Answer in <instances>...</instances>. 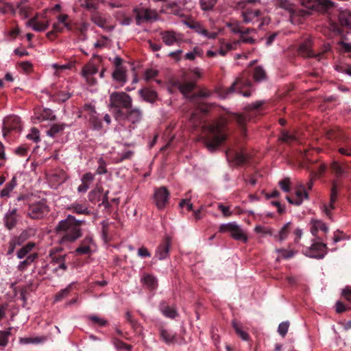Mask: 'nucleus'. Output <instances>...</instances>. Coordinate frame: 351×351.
<instances>
[{"label": "nucleus", "mask_w": 351, "mask_h": 351, "mask_svg": "<svg viewBox=\"0 0 351 351\" xmlns=\"http://www.w3.org/2000/svg\"><path fill=\"white\" fill-rule=\"evenodd\" d=\"M207 114L208 110L206 108L197 110L191 114L190 121L195 128L199 127L204 130V144L209 152H214L226 141L227 136L223 131V123H206Z\"/></svg>", "instance_id": "nucleus-1"}, {"label": "nucleus", "mask_w": 351, "mask_h": 351, "mask_svg": "<svg viewBox=\"0 0 351 351\" xmlns=\"http://www.w3.org/2000/svg\"><path fill=\"white\" fill-rule=\"evenodd\" d=\"M55 230L60 238L59 242L62 245L75 242L82 237V229L77 227L74 216L71 215L60 221Z\"/></svg>", "instance_id": "nucleus-2"}, {"label": "nucleus", "mask_w": 351, "mask_h": 351, "mask_svg": "<svg viewBox=\"0 0 351 351\" xmlns=\"http://www.w3.org/2000/svg\"><path fill=\"white\" fill-rule=\"evenodd\" d=\"M110 107L116 118L119 110L124 112L132 107V98L125 92H114L110 96Z\"/></svg>", "instance_id": "nucleus-3"}, {"label": "nucleus", "mask_w": 351, "mask_h": 351, "mask_svg": "<svg viewBox=\"0 0 351 351\" xmlns=\"http://www.w3.org/2000/svg\"><path fill=\"white\" fill-rule=\"evenodd\" d=\"M311 241L312 244L310 247H306L302 250L303 254L311 258L323 259L328 253L327 245L318 237L312 239Z\"/></svg>", "instance_id": "nucleus-4"}, {"label": "nucleus", "mask_w": 351, "mask_h": 351, "mask_svg": "<svg viewBox=\"0 0 351 351\" xmlns=\"http://www.w3.org/2000/svg\"><path fill=\"white\" fill-rule=\"evenodd\" d=\"M275 5L287 11L292 23L296 16H305L309 14L308 10L298 8L294 0H275Z\"/></svg>", "instance_id": "nucleus-5"}, {"label": "nucleus", "mask_w": 351, "mask_h": 351, "mask_svg": "<svg viewBox=\"0 0 351 351\" xmlns=\"http://www.w3.org/2000/svg\"><path fill=\"white\" fill-rule=\"evenodd\" d=\"M264 104V101L259 100L256 101L254 103H252L249 104L246 107V110L247 111L245 114H239V113H234L232 115V120L237 122V123L242 128L244 131V126L247 121L251 119V113H256V112L263 106Z\"/></svg>", "instance_id": "nucleus-6"}, {"label": "nucleus", "mask_w": 351, "mask_h": 351, "mask_svg": "<svg viewBox=\"0 0 351 351\" xmlns=\"http://www.w3.org/2000/svg\"><path fill=\"white\" fill-rule=\"evenodd\" d=\"M219 232L221 233L230 232V236L234 240L240 241L243 243H247L248 240L247 235L236 221L221 224L219 228Z\"/></svg>", "instance_id": "nucleus-7"}, {"label": "nucleus", "mask_w": 351, "mask_h": 351, "mask_svg": "<svg viewBox=\"0 0 351 351\" xmlns=\"http://www.w3.org/2000/svg\"><path fill=\"white\" fill-rule=\"evenodd\" d=\"M143 119V112L138 108H132L127 109L122 112L119 110L116 114V120L128 121L131 125H135L141 122Z\"/></svg>", "instance_id": "nucleus-8"}, {"label": "nucleus", "mask_w": 351, "mask_h": 351, "mask_svg": "<svg viewBox=\"0 0 351 351\" xmlns=\"http://www.w3.org/2000/svg\"><path fill=\"white\" fill-rule=\"evenodd\" d=\"M183 97L194 103L203 102L204 99L209 97V89H179Z\"/></svg>", "instance_id": "nucleus-9"}, {"label": "nucleus", "mask_w": 351, "mask_h": 351, "mask_svg": "<svg viewBox=\"0 0 351 351\" xmlns=\"http://www.w3.org/2000/svg\"><path fill=\"white\" fill-rule=\"evenodd\" d=\"M241 16L245 23H258V27L261 28L264 22L263 12L257 9H247L241 12Z\"/></svg>", "instance_id": "nucleus-10"}, {"label": "nucleus", "mask_w": 351, "mask_h": 351, "mask_svg": "<svg viewBox=\"0 0 351 351\" xmlns=\"http://www.w3.org/2000/svg\"><path fill=\"white\" fill-rule=\"evenodd\" d=\"M49 211L48 206L43 201H38L29 206L27 216L32 219H41Z\"/></svg>", "instance_id": "nucleus-11"}, {"label": "nucleus", "mask_w": 351, "mask_h": 351, "mask_svg": "<svg viewBox=\"0 0 351 351\" xmlns=\"http://www.w3.org/2000/svg\"><path fill=\"white\" fill-rule=\"evenodd\" d=\"M110 16H107L105 14L95 12L90 14V20L98 27L102 28L106 32H112L114 29V25L109 24Z\"/></svg>", "instance_id": "nucleus-12"}, {"label": "nucleus", "mask_w": 351, "mask_h": 351, "mask_svg": "<svg viewBox=\"0 0 351 351\" xmlns=\"http://www.w3.org/2000/svg\"><path fill=\"white\" fill-rule=\"evenodd\" d=\"M21 130V119L18 116H10L6 117L3 121L2 127L3 135L6 136L11 131L19 132Z\"/></svg>", "instance_id": "nucleus-13"}, {"label": "nucleus", "mask_w": 351, "mask_h": 351, "mask_svg": "<svg viewBox=\"0 0 351 351\" xmlns=\"http://www.w3.org/2000/svg\"><path fill=\"white\" fill-rule=\"evenodd\" d=\"M17 211L16 207L10 208L4 214L3 222L5 228L8 230L14 229L18 223L20 216Z\"/></svg>", "instance_id": "nucleus-14"}, {"label": "nucleus", "mask_w": 351, "mask_h": 351, "mask_svg": "<svg viewBox=\"0 0 351 351\" xmlns=\"http://www.w3.org/2000/svg\"><path fill=\"white\" fill-rule=\"evenodd\" d=\"M169 195V192L165 186H160L155 189L154 198L158 209L162 210L166 206Z\"/></svg>", "instance_id": "nucleus-15"}, {"label": "nucleus", "mask_w": 351, "mask_h": 351, "mask_svg": "<svg viewBox=\"0 0 351 351\" xmlns=\"http://www.w3.org/2000/svg\"><path fill=\"white\" fill-rule=\"evenodd\" d=\"M134 12L136 13V21L137 25H140L145 21L156 20L158 18L157 13L155 11L149 9L136 8L134 9Z\"/></svg>", "instance_id": "nucleus-16"}, {"label": "nucleus", "mask_w": 351, "mask_h": 351, "mask_svg": "<svg viewBox=\"0 0 351 351\" xmlns=\"http://www.w3.org/2000/svg\"><path fill=\"white\" fill-rule=\"evenodd\" d=\"M158 332L160 340L167 345H172L177 342L178 334L176 332L160 326L158 327Z\"/></svg>", "instance_id": "nucleus-17"}, {"label": "nucleus", "mask_w": 351, "mask_h": 351, "mask_svg": "<svg viewBox=\"0 0 351 351\" xmlns=\"http://www.w3.org/2000/svg\"><path fill=\"white\" fill-rule=\"evenodd\" d=\"M98 72V69L92 62H89L84 65L82 70V75L90 86H93L96 83L93 75Z\"/></svg>", "instance_id": "nucleus-18"}, {"label": "nucleus", "mask_w": 351, "mask_h": 351, "mask_svg": "<svg viewBox=\"0 0 351 351\" xmlns=\"http://www.w3.org/2000/svg\"><path fill=\"white\" fill-rule=\"evenodd\" d=\"M160 35L162 42L168 46L173 45L182 40V34L173 30L162 31Z\"/></svg>", "instance_id": "nucleus-19"}, {"label": "nucleus", "mask_w": 351, "mask_h": 351, "mask_svg": "<svg viewBox=\"0 0 351 351\" xmlns=\"http://www.w3.org/2000/svg\"><path fill=\"white\" fill-rule=\"evenodd\" d=\"M66 255H57L51 258V264L56 265L53 269V272L61 276L67 269L68 267L66 264Z\"/></svg>", "instance_id": "nucleus-20"}, {"label": "nucleus", "mask_w": 351, "mask_h": 351, "mask_svg": "<svg viewBox=\"0 0 351 351\" xmlns=\"http://www.w3.org/2000/svg\"><path fill=\"white\" fill-rule=\"evenodd\" d=\"M141 282L149 291H156L158 286V280L156 276L144 273L141 276Z\"/></svg>", "instance_id": "nucleus-21"}, {"label": "nucleus", "mask_w": 351, "mask_h": 351, "mask_svg": "<svg viewBox=\"0 0 351 351\" xmlns=\"http://www.w3.org/2000/svg\"><path fill=\"white\" fill-rule=\"evenodd\" d=\"M170 247V241L167 239L164 242L160 243L157 247L154 257L159 261H162L167 258L169 256Z\"/></svg>", "instance_id": "nucleus-22"}, {"label": "nucleus", "mask_w": 351, "mask_h": 351, "mask_svg": "<svg viewBox=\"0 0 351 351\" xmlns=\"http://www.w3.org/2000/svg\"><path fill=\"white\" fill-rule=\"evenodd\" d=\"M228 159H232L236 165H243L245 164L249 158L248 154L244 151H231L227 153Z\"/></svg>", "instance_id": "nucleus-23"}, {"label": "nucleus", "mask_w": 351, "mask_h": 351, "mask_svg": "<svg viewBox=\"0 0 351 351\" xmlns=\"http://www.w3.org/2000/svg\"><path fill=\"white\" fill-rule=\"evenodd\" d=\"M158 307L161 313L166 317L175 319L178 315L176 308L170 306L165 301L160 302Z\"/></svg>", "instance_id": "nucleus-24"}, {"label": "nucleus", "mask_w": 351, "mask_h": 351, "mask_svg": "<svg viewBox=\"0 0 351 351\" xmlns=\"http://www.w3.org/2000/svg\"><path fill=\"white\" fill-rule=\"evenodd\" d=\"M312 40L310 38L304 40L299 47V53L304 57H314L315 53L312 51Z\"/></svg>", "instance_id": "nucleus-25"}, {"label": "nucleus", "mask_w": 351, "mask_h": 351, "mask_svg": "<svg viewBox=\"0 0 351 351\" xmlns=\"http://www.w3.org/2000/svg\"><path fill=\"white\" fill-rule=\"evenodd\" d=\"M193 30L208 39H215L218 36L217 32H208L199 22L195 23Z\"/></svg>", "instance_id": "nucleus-26"}, {"label": "nucleus", "mask_w": 351, "mask_h": 351, "mask_svg": "<svg viewBox=\"0 0 351 351\" xmlns=\"http://www.w3.org/2000/svg\"><path fill=\"white\" fill-rule=\"evenodd\" d=\"M139 95L142 99L151 104L158 99V95L154 89H139Z\"/></svg>", "instance_id": "nucleus-27"}, {"label": "nucleus", "mask_w": 351, "mask_h": 351, "mask_svg": "<svg viewBox=\"0 0 351 351\" xmlns=\"http://www.w3.org/2000/svg\"><path fill=\"white\" fill-rule=\"evenodd\" d=\"M25 258V260L19 262V265L16 267L18 271L21 272L25 271L27 269V268L38 258V254H29Z\"/></svg>", "instance_id": "nucleus-28"}, {"label": "nucleus", "mask_w": 351, "mask_h": 351, "mask_svg": "<svg viewBox=\"0 0 351 351\" xmlns=\"http://www.w3.org/2000/svg\"><path fill=\"white\" fill-rule=\"evenodd\" d=\"M48 339L47 336H36L31 337H21L19 339V343L21 344H43L46 342Z\"/></svg>", "instance_id": "nucleus-29"}, {"label": "nucleus", "mask_w": 351, "mask_h": 351, "mask_svg": "<svg viewBox=\"0 0 351 351\" xmlns=\"http://www.w3.org/2000/svg\"><path fill=\"white\" fill-rule=\"evenodd\" d=\"M86 119L93 130H99L102 128L101 118L97 112H93V114H90Z\"/></svg>", "instance_id": "nucleus-30"}, {"label": "nucleus", "mask_w": 351, "mask_h": 351, "mask_svg": "<svg viewBox=\"0 0 351 351\" xmlns=\"http://www.w3.org/2000/svg\"><path fill=\"white\" fill-rule=\"evenodd\" d=\"M36 118L40 122L43 121H54L56 119V115L51 109L44 108L36 114Z\"/></svg>", "instance_id": "nucleus-31"}, {"label": "nucleus", "mask_w": 351, "mask_h": 351, "mask_svg": "<svg viewBox=\"0 0 351 351\" xmlns=\"http://www.w3.org/2000/svg\"><path fill=\"white\" fill-rule=\"evenodd\" d=\"M16 176H13L11 180L6 183L5 187L1 190L0 194L1 197H9L10 196V193L16 186Z\"/></svg>", "instance_id": "nucleus-32"}, {"label": "nucleus", "mask_w": 351, "mask_h": 351, "mask_svg": "<svg viewBox=\"0 0 351 351\" xmlns=\"http://www.w3.org/2000/svg\"><path fill=\"white\" fill-rule=\"evenodd\" d=\"M291 226V222L286 223L282 227L280 231L277 234H275V235H274V239L280 242L285 241L288 237V235L290 232Z\"/></svg>", "instance_id": "nucleus-33"}, {"label": "nucleus", "mask_w": 351, "mask_h": 351, "mask_svg": "<svg viewBox=\"0 0 351 351\" xmlns=\"http://www.w3.org/2000/svg\"><path fill=\"white\" fill-rule=\"evenodd\" d=\"M27 25L31 27L36 32H43L47 29L49 25V22H38L36 19H32L27 22Z\"/></svg>", "instance_id": "nucleus-34"}, {"label": "nucleus", "mask_w": 351, "mask_h": 351, "mask_svg": "<svg viewBox=\"0 0 351 351\" xmlns=\"http://www.w3.org/2000/svg\"><path fill=\"white\" fill-rule=\"evenodd\" d=\"M340 24L351 29V12L344 10L340 12L339 16Z\"/></svg>", "instance_id": "nucleus-35"}, {"label": "nucleus", "mask_w": 351, "mask_h": 351, "mask_svg": "<svg viewBox=\"0 0 351 351\" xmlns=\"http://www.w3.org/2000/svg\"><path fill=\"white\" fill-rule=\"evenodd\" d=\"M35 247V243L34 242H29L26 245H23L21 249H19L16 252V256L19 259H23L25 256L29 255V253L33 250Z\"/></svg>", "instance_id": "nucleus-36"}, {"label": "nucleus", "mask_w": 351, "mask_h": 351, "mask_svg": "<svg viewBox=\"0 0 351 351\" xmlns=\"http://www.w3.org/2000/svg\"><path fill=\"white\" fill-rule=\"evenodd\" d=\"M136 128L135 125H122L119 128V134L123 141L130 139L132 136V131Z\"/></svg>", "instance_id": "nucleus-37"}, {"label": "nucleus", "mask_w": 351, "mask_h": 351, "mask_svg": "<svg viewBox=\"0 0 351 351\" xmlns=\"http://www.w3.org/2000/svg\"><path fill=\"white\" fill-rule=\"evenodd\" d=\"M239 44V41H235L233 43H221V47L219 50V53L221 56H224L225 55H226L228 51L236 49L237 46Z\"/></svg>", "instance_id": "nucleus-38"}, {"label": "nucleus", "mask_w": 351, "mask_h": 351, "mask_svg": "<svg viewBox=\"0 0 351 351\" xmlns=\"http://www.w3.org/2000/svg\"><path fill=\"white\" fill-rule=\"evenodd\" d=\"M232 328L234 329L236 334L243 340V341H248L250 339L249 334L243 330L240 327L239 323L236 320H232Z\"/></svg>", "instance_id": "nucleus-39"}, {"label": "nucleus", "mask_w": 351, "mask_h": 351, "mask_svg": "<svg viewBox=\"0 0 351 351\" xmlns=\"http://www.w3.org/2000/svg\"><path fill=\"white\" fill-rule=\"evenodd\" d=\"M73 284L74 282H71L69 285H67L64 289H62L60 291H58L55 295L54 301L59 302L62 300L64 298L67 297L72 289Z\"/></svg>", "instance_id": "nucleus-40"}, {"label": "nucleus", "mask_w": 351, "mask_h": 351, "mask_svg": "<svg viewBox=\"0 0 351 351\" xmlns=\"http://www.w3.org/2000/svg\"><path fill=\"white\" fill-rule=\"evenodd\" d=\"M12 330V327H9L5 330H0V347L5 348L8 346Z\"/></svg>", "instance_id": "nucleus-41"}, {"label": "nucleus", "mask_w": 351, "mask_h": 351, "mask_svg": "<svg viewBox=\"0 0 351 351\" xmlns=\"http://www.w3.org/2000/svg\"><path fill=\"white\" fill-rule=\"evenodd\" d=\"M32 236L31 230H23L19 236H15L13 239L16 242V244L21 245L26 240Z\"/></svg>", "instance_id": "nucleus-42"}, {"label": "nucleus", "mask_w": 351, "mask_h": 351, "mask_svg": "<svg viewBox=\"0 0 351 351\" xmlns=\"http://www.w3.org/2000/svg\"><path fill=\"white\" fill-rule=\"evenodd\" d=\"M73 212L77 214L90 215L92 212L85 205L81 204H73L72 205Z\"/></svg>", "instance_id": "nucleus-43"}, {"label": "nucleus", "mask_w": 351, "mask_h": 351, "mask_svg": "<svg viewBox=\"0 0 351 351\" xmlns=\"http://www.w3.org/2000/svg\"><path fill=\"white\" fill-rule=\"evenodd\" d=\"M218 0H199V5L204 11L213 10Z\"/></svg>", "instance_id": "nucleus-44"}, {"label": "nucleus", "mask_w": 351, "mask_h": 351, "mask_svg": "<svg viewBox=\"0 0 351 351\" xmlns=\"http://www.w3.org/2000/svg\"><path fill=\"white\" fill-rule=\"evenodd\" d=\"M254 232L257 234H262L263 235H269L270 237H274L275 235L273 228L269 227H266L263 226H256L254 228Z\"/></svg>", "instance_id": "nucleus-45"}, {"label": "nucleus", "mask_w": 351, "mask_h": 351, "mask_svg": "<svg viewBox=\"0 0 351 351\" xmlns=\"http://www.w3.org/2000/svg\"><path fill=\"white\" fill-rule=\"evenodd\" d=\"M71 94L69 93H66L65 91H58V93H55L52 98L53 101L57 102H64L66 101L70 97Z\"/></svg>", "instance_id": "nucleus-46"}, {"label": "nucleus", "mask_w": 351, "mask_h": 351, "mask_svg": "<svg viewBox=\"0 0 351 351\" xmlns=\"http://www.w3.org/2000/svg\"><path fill=\"white\" fill-rule=\"evenodd\" d=\"M64 126L65 125L63 124H53L49 130H47V134L49 136L54 138L59 132L64 129Z\"/></svg>", "instance_id": "nucleus-47"}, {"label": "nucleus", "mask_w": 351, "mask_h": 351, "mask_svg": "<svg viewBox=\"0 0 351 351\" xmlns=\"http://www.w3.org/2000/svg\"><path fill=\"white\" fill-rule=\"evenodd\" d=\"M276 252L278 254H280L281 255V257L284 259L291 258L297 254L296 251H294L293 250H286L284 248L276 249Z\"/></svg>", "instance_id": "nucleus-48"}, {"label": "nucleus", "mask_w": 351, "mask_h": 351, "mask_svg": "<svg viewBox=\"0 0 351 351\" xmlns=\"http://www.w3.org/2000/svg\"><path fill=\"white\" fill-rule=\"evenodd\" d=\"M57 22L62 25L68 30L72 29V25L69 21V16L66 14H60L57 16Z\"/></svg>", "instance_id": "nucleus-49"}, {"label": "nucleus", "mask_w": 351, "mask_h": 351, "mask_svg": "<svg viewBox=\"0 0 351 351\" xmlns=\"http://www.w3.org/2000/svg\"><path fill=\"white\" fill-rule=\"evenodd\" d=\"M113 79L120 82H124L126 80L125 71L122 68H116L112 73Z\"/></svg>", "instance_id": "nucleus-50"}, {"label": "nucleus", "mask_w": 351, "mask_h": 351, "mask_svg": "<svg viewBox=\"0 0 351 351\" xmlns=\"http://www.w3.org/2000/svg\"><path fill=\"white\" fill-rule=\"evenodd\" d=\"M82 7L86 9L89 12H90V14L92 12H97V10L98 8L97 3L90 1V0H85L82 3Z\"/></svg>", "instance_id": "nucleus-51"}, {"label": "nucleus", "mask_w": 351, "mask_h": 351, "mask_svg": "<svg viewBox=\"0 0 351 351\" xmlns=\"http://www.w3.org/2000/svg\"><path fill=\"white\" fill-rule=\"evenodd\" d=\"M87 318L95 324L99 326H105L108 324V321L95 315H90Z\"/></svg>", "instance_id": "nucleus-52"}, {"label": "nucleus", "mask_w": 351, "mask_h": 351, "mask_svg": "<svg viewBox=\"0 0 351 351\" xmlns=\"http://www.w3.org/2000/svg\"><path fill=\"white\" fill-rule=\"evenodd\" d=\"M10 12L12 14H15L16 11L12 3L5 2L0 4V12L3 14H7Z\"/></svg>", "instance_id": "nucleus-53"}, {"label": "nucleus", "mask_w": 351, "mask_h": 351, "mask_svg": "<svg viewBox=\"0 0 351 351\" xmlns=\"http://www.w3.org/2000/svg\"><path fill=\"white\" fill-rule=\"evenodd\" d=\"M280 140L284 143H291L297 141V137L294 134L284 131L282 132Z\"/></svg>", "instance_id": "nucleus-54"}, {"label": "nucleus", "mask_w": 351, "mask_h": 351, "mask_svg": "<svg viewBox=\"0 0 351 351\" xmlns=\"http://www.w3.org/2000/svg\"><path fill=\"white\" fill-rule=\"evenodd\" d=\"M337 194H338L337 185L336 183H333L332 187L331 189L330 199V210H332L335 208L334 204L336 201Z\"/></svg>", "instance_id": "nucleus-55"}, {"label": "nucleus", "mask_w": 351, "mask_h": 351, "mask_svg": "<svg viewBox=\"0 0 351 351\" xmlns=\"http://www.w3.org/2000/svg\"><path fill=\"white\" fill-rule=\"evenodd\" d=\"M331 47L329 43H324L322 47L320 52L317 53H315L314 57L316 58L318 60H321L324 58V54L330 51Z\"/></svg>", "instance_id": "nucleus-56"}, {"label": "nucleus", "mask_w": 351, "mask_h": 351, "mask_svg": "<svg viewBox=\"0 0 351 351\" xmlns=\"http://www.w3.org/2000/svg\"><path fill=\"white\" fill-rule=\"evenodd\" d=\"M265 77V71L261 66H257L255 68L254 72V77L256 81L263 80Z\"/></svg>", "instance_id": "nucleus-57"}, {"label": "nucleus", "mask_w": 351, "mask_h": 351, "mask_svg": "<svg viewBox=\"0 0 351 351\" xmlns=\"http://www.w3.org/2000/svg\"><path fill=\"white\" fill-rule=\"evenodd\" d=\"M331 169L338 177L342 176L345 173V171L342 166L336 161L333 162L331 164Z\"/></svg>", "instance_id": "nucleus-58"}, {"label": "nucleus", "mask_w": 351, "mask_h": 351, "mask_svg": "<svg viewBox=\"0 0 351 351\" xmlns=\"http://www.w3.org/2000/svg\"><path fill=\"white\" fill-rule=\"evenodd\" d=\"M114 345L117 350H125L127 351H131L132 348V346L128 345L122 341L121 340L117 339H114Z\"/></svg>", "instance_id": "nucleus-59"}, {"label": "nucleus", "mask_w": 351, "mask_h": 351, "mask_svg": "<svg viewBox=\"0 0 351 351\" xmlns=\"http://www.w3.org/2000/svg\"><path fill=\"white\" fill-rule=\"evenodd\" d=\"M27 138L33 141L34 143H38L40 141L39 131L34 128L31 130L29 134L26 136Z\"/></svg>", "instance_id": "nucleus-60"}, {"label": "nucleus", "mask_w": 351, "mask_h": 351, "mask_svg": "<svg viewBox=\"0 0 351 351\" xmlns=\"http://www.w3.org/2000/svg\"><path fill=\"white\" fill-rule=\"evenodd\" d=\"M289 327V322H281L278 327V332L280 335H281L282 337H284L287 332Z\"/></svg>", "instance_id": "nucleus-61"}, {"label": "nucleus", "mask_w": 351, "mask_h": 351, "mask_svg": "<svg viewBox=\"0 0 351 351\" xmlns=\"http://www.w3.org/2000/svg\"><path fill=\"white\" fill-rule=\"evenodd\" d=\"M158 75V71L154 69H148L145 70L143 79L146 81L151 80L154 79Z\"/></svg>", "instance_id": "nucleus-62"}, {"label": "nucleus", "mask_w": 351, "mask_h": 351, "mask_svg": "<svg viewBox=\"0 0 351 351\" xmlns=\"http://www.w3.org/2000/svg\"><path fill=\"white\" fill-rule=\"evenodd\" d=\"M295 196L300 199H308V193L303 184L300 185V189L296 191Z\"/></svg>", "instance_id": "nucleus-63"}, {"label": "nucleus", "mask_w": 351, "mask_h": 351, "mask_svg": "<svg viewBox=\"0 0 351 351\" xmlns=\"http://www.w3.org/2000/svg\"><path fill=\"white\" fill-rule=\"evenodd\" d=\"M101 193L100 191L93 190L90 191L88 194V199L90 202L95 204L96 202L100 200Z\"/></svg>", "instance_id": "nucleus-64"}]
</instances>
